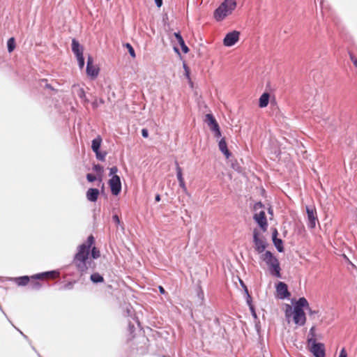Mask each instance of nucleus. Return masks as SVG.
Here are the masks:
<instances>
[{
    "mask_svg": "<svg viewBox=\"0 0 357 357\" xmlns=\"http://www.w3.org/2000/svg\"><path fill=\"white\" fill-rule=\"evenodd\" d=\"M269 101V94L268 93H264L259 98V106L261 108L266 107Z\"/></svg>",
    "mask_w": 357,
    "mask_h": 357,
    "instance_id": "6ab92c4d",
    "label": "nucleus"
},
{
    "mask_svg": "<svg viewBox=\"0 0 357 357\" xmlns=\"http://www.w3.org/2000/svg\"><path fill=\"white\" fill-rule=\"evenodd\" d=\"M16 281H17V283L18 285L24 286V285H26L29 282V278L28 276L20 277V278H16Z\"/></svg>",
    "mask_w": 357,
    "mask_h": 357,
    "instance_id": "b1692460",
    "label": "nucleus"
},
{
    "mask_svg": "<svg viewBox=\"0 0 357 357\" xmlns=\"http://www.w3.org/2000/svg\"><path fill=\"white\" fill-rule=\"evenodd\" d=\"M97 159L100 160H104L106 156L105 152H100L99 150L97 152H95Z\"/></svg>",
    "mask_w": 357,
    "mask_h": 357,
    "instance_id": "c85d7f7f",
    "label": "nucleus"
},
{
    "mask_svg": "<svg viewBox=\"0 0 357 357\" xmlns=\"http://www.w3.org/2000/svg\"><path fill=\"white\" fill-rule=\"evenodd\" d=\"M209 128L213 132H215V131L218 132V130H220V128H219V126H218V123H215L214 125H213V126H211Z\"/></svg>",
    "mask_w": 357,
    "mask_h": 357,
    "instance_id": "72a5a7b5",
    "label": "nucleus"
},
{
    "mask_svg": "<svg viewBox=\"0 0 357 357\" xmlns=\"http://www.w3.org/2000/svg\"><path fill=\"white\" fill-rule=\"evenodd\" d=\"M142 135L144 137H145V138L148 137H149V132H148V130L146 129H145V128L142 129Z\"/></svg>",
    "mask_w": 357,
    "mask_h": 357,
    "instance_id": "4c0bfd02",
    "label": "nucleus"
},
{
    "mask_svg": "<svg viewBox=\"0 0 357 357\" xmlns=\"http://www.w3.org/2000/svg\"><path fill=\"white\" fill-rule=\"evenodd\" d=\"M156 6L158 8H160L162 5V0H154Z\"/></svg>",
    "mask_w": 357,
    "mask_h": 357,
    "instance_id": "ea45409f",
    "label": "nucleus"
},
{
    "mask_svg": "<svg viewBox=\"0 0 357 357\" xmlns=\"http://www.w3.org/2000/svg\"><path fill=\"white\" fill-rule=\"evenodd\" d=\"M73 89L79 98L83 100L84 102L88 101L86 98L85 92L82 88L79 87L78 85H74Z\"/></svg>",
    "mask_w": 357,
    "mask_h": 357,
    "instance_id": "412c9836",
    "label": "nucleus"
},
{
    "mask_svg": "<svg viewBox=\"0 0 357 357\" xmlns=\"http://www.w3.org/2000/svg\"><path fill=\"white\" fill-rule=\"evenodd\" d=\"M174 36L176 38V41L181 45V49L184 53H188L189 51L188 47L185 45L184 40L181 36L178 33H174Z\"/></svg>",
    "mask_w": 357,
    "mask_h": 357,
    "instance_id": "f3484780",
    "label": "nucleus"
},
{
    "mask_svg": "<svg viewBox=\"0 0 357 357\" xmlns=\"http://www.w3.org/2000/svg\"><path fill=\"white\" fill-rule=\"evenodd\" d=\"M101 143H102V138L99 135L97 136L94 139H93L92 144H91V149L93 152H97L100 149Z\"/></svg>",
    "mask_w": 357,
    "mask_h": 357,
    "instance_id": "4be33fe9",
    "label": "nucleus"
},
{
    "mask_svg": "<svg viewBox=\"0 0 357 357\" xmlns=\"http://www.w3.org/2000/svg\"><path fill=\"white\" fill-rule=\"evenodd\" d=\"M311 351L315 357H325L324 346L321 343L312 342Z\"/></svg>",
    "mask_w": 357,
    "mask_h": 357,
    "instance_id": "9d476101",
    "label": "nucleus"
},
{
    "mask_svg": "<svg viewBox=\"0 0 357 357\" xmlns=\"http://www.w3.org/2000/svg\"><path fill=\"white\" fill-rule=\"evenodd\" d=\"M255 220L258 223V225L260 226V227L264 230L266 231L267 228V222L265 217V213L264 211H260L259 213H257L255 214L254 216Z\"/></svg>",
    "mask_w": 357,
    "mask_h": 357,
    "instance_id": "9b49d317",
    "label": "nucleus"
},
{
    "mask_svg": "<svg viewBox=\"0 0 357 357\" xmlns=\"http://www.w3.org/2000/svg\"><path fill=\"white\" fill-rule=\"evenodd\" d=\"M109 185L111 189V192L114 195H118L121 191V183L120 177L118 175H114L109 180Z\"/></svg>",
    "mask_w": 357,
    "mask_h": 357,
    "instance_id": "0eeeda50",
    "label": "nucleus"
},
{
    "mask_svg": "<svg viewBox=\"0 0 357 357\" xmlns=\"http://www.w3.org/2000/svg\"><path fill=\"white\" fill-rule=\"evenodd\" d=\"M125 46L127 48V50H128L130 56L132 58H135V50H134L133 47L131 46V45L129 43H126Z\"/></svg>",
    "mask_w": 357,
    "mask_h": 357,
    "instance_id": "cd10ccee",
    "label": "nucleus"
},
{
    "mask_svg": "<svg viewBox=\"0 0 357 357\" xmlns=\"http://www.w3.org/2000/svg\"><path fill=\"white\" fill-rule=\"evenodd\" d=\"M91 280L93 282H101L103 281V278L98 273H93L91 275Z\"/></svg>",
    "mask_w": 357,
    "mask_h": 357,
    "instance_id": "a878e982",
    "label": "nucleus"
},
{
    "mask_svg": "<svg viewBox=\"0 0 357 357\" xmlns=\"http://www.w3.org/2000/svg\"><path fill=\"white\" fill-rule=\"evenodd\" d=\"M112 219L116 224H117V225L120 224V219L117 215H113Z\"/></svg>",
    "mask_w": 357,
    "mask_h": 357,
    "instance_id": "e433bc0d",
    "label": "nucleus"
},
{
    "mask_svg": "<svg viewBox=\"0 0 357 357\" xmlns=\"http://www.w3.org/2000/svg\"><path fill=\"white\" fill-rule=\"evenodd\" d=\"M118 172V169L116 167H113L112 168L109 169V176H112V177L114 176V175H116V172Z\"/></svg>",
    "mask_w": 357,
    "mask_h": 357,
    "instance_id": "2f4dec72",
    "label": "nucleus"
},
{
    "mask_svg": "<svg viewBox=\"0 0 357 357\" xmlns=\"http://www.w3.org/2000/svg\"><path fill=\"white\" fill-rule=\"evenodd\" d=\"M218 146L222 153L228 158L230 155L229 151L227 149L226 142L224 139H221L219 142Z\"/></svg>",
    "mask_w": 357,
    "mask_h": 357,
    "instance_id": "a211bd4d",
    "label": "nucleus"
},
{
    "mask_svg": "<svg viewBox=\"0 0 357 357\" xmlns=\"http://www.w3.org/2000/svg\"><path fill=\"white\" fill-rule=\"evenodd\" d=\"M309 310V313L310 314L312 315L314 314H315L317 312L314 311V310H312L310 307L307 309Z\"/></svg>",
    "mask_w": 357,
    "mask_h": 357,
    "instance_id": "c03bdc74",
    "label": "nucleus"
},
{
    "mask_svg": "<svg viewBox=\"0 0 357 357\" xmlns=\"http://www.w3.org/2000/svg\"><path fill=\"white\" fill-rule=\"evenodd\" d=\"M277 296L280 299H284L289 296L287 285L282 282H279L276 285Z\"/></svg>",
    "mask_w": 357,
    "mask_h": 357,
    "instance_id": "1a4fd4ad",
    "label": "nucleus"
},
{
    "mask_svg": "<svg viewBox=\"0 0 357 357\" xmlns=\"http://www.w3.org/2000/svg\"><path fill=\"white\" fill-rule=\"evenodd\" d=\"M99 195V190L96 188H89L86 192V198L90 202H96Z\"/></svg>",
    "mask_w": 357,
    "mask_h": 357,
    "instance_id": "2eb2a0df",
    "label": "nucleus"
},
{
    "mask_svg": "<svg viewBox=\"0 0 357 357\" xmlns=\"http://www.w3.org/2000/svg\"><path fill=\"white\" fill-rule=\"evenodd\" d=\"M253 241L255 250L258 253H262L266 248V242L264 237L260 236L256 229L253 231Z\"/></svg>",
    "mask_w": 357,
    "mask_h": 357,
    "instance_id": "39448f33",
    "label": "nucleus"
},
{
    "mask_svg": "<svg viewBox=\"0 0 357 357\" xmlns=\"http://www.w3.org/2000/svg\"><path fill=\"white\" fill-rule=\"evenodd\" d=\"M159 289H160V293H162V294H164V293H165V289H163V287H159Z\"/></svg>",
    "mask_w": 357,
    "mask_h": 357,
    "instance_id": "49530a36",
    "label": "nucleus"
},
{
    "mask_svg": "<svg viewBox=\"0 0 357 357\" xmlns=\"http://www.w3.org/2000/svg\"><path fill=\"white\" fill-rule=\"evenodd\" d=\"M86 178L89 182H93L96 179V177L91 174H88Z\"/></svg>",
    "mask_w": 357,
    "mask_h": 357,
    "instance_id": "f704fd0d",
    "label": "nucleus"
},
{
    "mask_svg": "<svg viewBox=\"0 0 357 357\" xmlns=\"http://www.w3.org/2000/svg\"><path fill=\"white\" fill-rule=\"evenodd\" d=\"M240 282H241V284L242 287L244 288L245 292V294L247 295V303L250 306L251 310H253V308H252V307L251 306V304H250L251 297H250V294H248V290L247 287H245V285L244 284V283L243 282V281L240 280Z\"/></svg>",
    "mask_w": 357,
    "mask_h": 357,
    "instance_id": "bb28decb",
    "label": "nucleus"
},
{
    "mask_svg": "<svg viewBox=\"0 0 357 357\" xmlns=\"http://www.w3.org/2000/svg\"><path fill=\"white\" fill-rule=\"evenodd\" d=\"M59 274V272H57L56 271H49V272H45L43 273L37 274V275L33 276V278L40 279V278H43L45 275V276H49L50 278H54L58 277Z\"/></svg>",
    "mask_w": 357,
    "mask_h": 357,
    "instance_id": "aec40b11",
    "label": "nucleus"
},
{
    "mask_svg": "<svg viewBox=\"0 0 357 357\" xmlns=\"http://www.w3.org/2000/svg\"><path fill=\"white\" fill-rule=\"evenodd\" d=\"M205 122L206 123V124L208 125V126L209 128L211 126H213V125H214L215 123H217V121L215 119V118L211 114H208L206 115Z\"/></svg>",
    "mask_w": 357,
    "mask_h": 357,
    "instance_id": "5701e85b",
    "label": "nucleus"
},
{
    "mask_svg": "<svg viewBox=\"0 0 357 357\" xmlns=\"http://www.w3.org/2000/svg\"><path fill=\"white\" fill-rule=\"evenodd\" d=\"M320 1H321V2L322 1V0H320Z\"/></svg>",
    "mask_w": 357,
    "mask_h": 357,
    "instance_id": "8fccbe9b",
    "label": "nucleus"
},
{
    "mask_svg": "<svg viewBox=\"0 0 357 357\" xmlns=\"http://www.w3.org/2000/svg\"><path fill=\"white\" fill-rule=\"evenodd\" d=\"M72 51L75 55L76 58L83 56V47L75 39L72 40Z\"/></svg>",
    "mask_w": 357,
    "mask_h": 357,
    "instance_id": "f8f14e48",
    "label": "nucleus"
},
{
    "mask_svg": "<svg viewBox=\"0 0 357 357\" xmlns=\"http://www.w3.org/2000/svg\"><path fill=\"white\" fill-rule=\"evenodd\" d=\"M277 236H278V231L276 229H274L273 231V234H272L273 242L275 246L276 247L277 250L280 252H282L284 250V248L282 246V241L280 238H278Z\"/></svg>",
    "mask_w": 357,
    "mask_h": 357,
    "instance_id": "ddd939ff",
    "label": "nucleus"
},
{
    "mask_svg": "<svg viewBox=\"0 0 357 357\" xmlns=\"http://www.w3.org/2000/svg\"><path fill=\"white\" fill-rule=\"evenodd\" d=\"M94 169L95 171H96L97 172H103V167H101L100 165H95L94 166Z\"/></svg>",
    "mask_w": 357,
    "mask_h": 357,
    "instance_id": "c9c22d12",
    "label": "nucleus"
},
{
    "mask_svg": "<svg viewBox=\"0 0 357 357\" xmlns=\"http://www.w3.org/2000/svg\"><path fill=\"white\" fill-rule=\"evenodd\" d=\"M184 68H185V71H186V75H187V76L188 77V76H189V75H188V69H187V67H186V66H185V65H184Z\"/></svg>",
    "mask_w": 357,
    "mask_h": 357,
    "instance_id": "09e8293b",
    "label": "nucleus"
},
{
    "mask_svg": "<svg viewBox=\"0 0 357 357\" xmlns=\"http://www.w3.org/2000/svg\"><path fill=\"white\" fill-rule=\"evenodd\" d=\"M236 0H225L214 11L213 17L217 22H221L231 15L236 8Z\"/></svg>",
    "mask_w": 357,
    "mask_h": 357,
    "instance_id": "7ed1b4c3",
    "label": "nucleus"
},
{
    "mask_svg": "<svg viewBox=\"0 0 357 357\" xmlns=\"http://www.w3.org/2000/svg\"><path fill=\"white\" fill-rule=\"evenodd\" d=\"M155 199L156 202H160V196L159 195H157L155 197Z\"/></svg>",
    "mask_w": 357,
    "mask_h": 357,
    "instance_id": "a18cd8bd",
    "label": "nucleus"
},
{
    "mask_svg": "<svg viewBox=\"0 0 357 357\" xmlns=\"http://www.w3.org/2000/svg\"><path fill=\"white\" fill-rule=\"evenodd\" d=\"M176 176L179 182L180 187L183 189V192H187V188L185 186L181 167L177 165L176 166Z\"/></svg>",
    "mask_w": 357,
    "mask_h": 357,
    "instance_id": "dca6fc26",
    "label": "nucleus"
},
{
    "mask_svg": "<svg viewBox=\"0 0 357 357\" xmlns=\"http://www.w3.org/2000/svg\"><path fill=\"white\" fill-rule=\"evenodd\" d=\"M99 73V68L96 65H90L86 66V74L92 79L96 78Z\"/></svg>",
    "mask_w": 357,
    "mask_h": 357,
    "instance_id": "4468645a",
    "label": "nucleus"
},
{
    "mask_svg": "<svg viewBox=\"0 0 357 357\" xmlns=\"http://www.w3.org/2000/svg\"><path fill=\"white\" fill-rule=\"evenodd\" d=\"M77 60L79 68L82 69L84 68V56H82L77 57Z\"/></svg>",
    "mask_w": 357,
    "mask_h": 357,
    "instance_id": "7c9ffc66",
    "label": "nucleus"
},
{
    "mask_svg": "<svg viewBox=\"0 0 357 357\" xmlns=\"http://www.w3.org/2000/svg\"><path fill=\"white\" fill-rule=\"evenodd\" d=\"M91 256L93 259H97L100 257V251L95 247L92 248Z\"/></svg>",
    "mask_w": 357,
    "mask_h": 357,
    "instance_id": "c756f323",
    "label": "nucleus"
},
{
    "mask_svg": "<svg viewBox=\"0 0 357 357\" xmlns=\"http://www.w3.org/2000/svg\"><path fill=\"white\" fill-rule=\"evenodd\" d=\"M339 357H347V353L344 349H342L341 350Z\"/></svg>",
    "mask_w": 357,
    "mask_h": 357,
    "instance_id": "a19ab883",
    "label": "nucleus"
},
{
    "mask_svg": "<svg viewBox=\"0 0 357 357\" xmlns=\"http://www.w3.org/2000/svg\"><path fill=\"white\" fill-rule=\"evenodd\" d=\"M240 39V32L238 31H232L226 34L223 39V45L229 47L236 45Z\"/></svg>",
    "mask_w": 357,
    "mask_h": 357,
    "instance_id": "423d86ee",
    "label": "nucleus"
},
{
    "mask_svg": "<svg viewBox=\"0 0 357 357\" xmlns=\"http://www.w3.org/2000/svg\"><path fill=\"white\" fill-rule=\"evenodd\" d=\"M306 212L307 215V225L310 228L313 229L316 227L317 222V211L313 206H306Z\"/></svg>",
    "mask_w": 357,
    "mask_h": 357,
    "instance_id": "6e6552de",
    "label": "nucleus"
},
{
    "mask_svg": "<svg viewBox=\"0 0 357 357\" xmlns=\"http://www.w3.org/2000/svg\"><path fill=\"white\" fill-rule=\"evenodd\" d=\"M314 331H315V327L312 326L310 330V334L312 335V337L308 340L310 342H312L314 341L312 340V337H314Z\"/></svg>",
    "mask_w": 357,
    "mask_h": 357,
    "instance_id": "473e14b6",
    "label": "nucleus"
},
{
    "mask_svg": "<svg viewBox=\"0 0 357 357\" xmlns=\"http://www.w3.org/2000/svg\"><path fill=\"white\" fill-rule=\"evenodd\" d=\"M260 259L267 265L272 275L280 278V263L278 259L273 256L271 252L266 251L260 256Z\"/></svg>",
    "mask_w": 357,
    "mask_h": 357,
    "instance_id": "20e7f679",
    "label": "nucleus"
},
{
    "mask_svg": "<svg viewBox=\"0 0 357 357\" xmlns=\"http://www.w3.org/2000/svg\"><path fill=\"white\" fill-rule=\"evenodd\" d=\"M90 65H94L93 59L91 56H89L88 59H87V66H90Z\"/></svg>",
    "mask_w": 357,
    "mask_h": 357,
    "instance_id": "58836bf2",
    "label": "nucleus"
},
{
    "mask_svg": "<svg viewBox=\"0 0 357 357\" xmlns=\"http://www.w3.org/2000/svg\"><path fill=\"white\" fill-rule=\"evenodd\" d=\"M261 204L260 203H258L256 204L255 208H257L258 207H261Z\"/></svg>",
    "mask_w": 357,
    "mask_h": 357,
    "instance_id": "de8ad7c7",
    "label": "nucleus"
},
{
    "mask_svg": "<svg viewBox=\"0 0 357 357\" xmlns=\"http://www.w3.org/2000/svg\"><path fill=\"white\" fill-rule=\"evenodd\" d=\"M94 242V238L92 236L88 237L87 241L79 245L78 252L75 257L74 261L77 267L81 271H84L88 268L86 265V261L89 254V250L91 246Z\"/></svg>",
    "mask_w": 357,
    "mask_h": 357,
    "instance_id": "f03ea898",
    "label": "nucleus"
},
{
    "mask_svg": "<svg viewBox=\"0 0 357 357\" xmlns=\"http://www.w3.org/2000/svg\"><path fill=\"white\" fill-rule=\"evenodd\" d=\"M351 60L352 61L354 65L357 68V59L354 56H351Z\"/></svg>",
    "mask_w": 357,
    "mask_h": 357,
    "instance_id": "79ce46f5",
    "label": "nucleus"
},
{
    "mask_svg": "<svg viewBox=\"0 0 357 357\" xmlns=\"http://www.w3.org/2000/svg\"><path fill=\"white\" fill-rule=\"evenodd\" d=\"M309 308V303L304 297L300 298L292 307L289 305H286L285 316L289 319L291 316L293 321L296 325L303 326L306 321L304 309ZM289 321V320H288Z\"/></svg>",
    "mask_w": 357,
    "mask_h": 357,
    "instance_id": "f257e3e1",
    "label": "nucleus"
},
{
    "mask_svg": "<svg viewBox=\"0 0 357 357\" xmlns=\"http://www.w3.org/2000/svg\"><path fill=\"white\" fill-rule=\"evenodd\" d=\"M8 51L11 52L15 48V39L13 38H10L8 39L7 43Z\"/></svg>",
    "mask_w": 357,
    "mask_h": 357,
    "instance_id": "393cba45",
    "label": "nucleus"
},
{
    "mask_svg": "<svg viewBox=\"0 0 357 357\" xmlns=\"http://www.w3.org/2000/svg\"><path fill=\"white\" fill-rule=\"evenodd\" d=\"M214 132V135H215V137L219 138V137L221 136V132H220V130H218V132H217V131H215V132Z\"/></svg>",
    "mask_w": 357,
    "mask_h": 357,
    "instance_id": "37998d69",
    "label": "nucleus"
}]
</instances>
